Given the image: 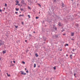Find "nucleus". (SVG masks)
Instances as JSON below:
<instances>
[{
  "instance_id": "obj_29",
  "label": "nucleus",
  "mask_w": 80,
  "mask_h": 80,
  "mask_svg": "<svg viewBox=\"0 0 80 80\" xmlns=\"http://www.w3.org/2000/svg\"><path fill=\"white\" fill-rule=\"evenodd\" d=\"M25 70H27V68H25Z\"/></svg>"
},
{
  "instance_id": "obj_34",
  "label": "nucleus",
  "mask_w": 80,
  "mask_h": 80,
  "mask_svg": "<svg viewBox=\"0 0 80 80\" xmlns=\"http://www.w3.org/2000/svg\"><path fill=\"white\" fill-rule=\"evenodd\" d=\"M39 5L41 7V5H40V4H39Z\"/></svg>"
},
{
  "instance_id": "obj_21",
  "label": "nucleus",
  "mask_w": 80,
  "mask_h": 80,
  "mask_svg": "<svg viewBox=\"0 0 80 80\" xmlns=\"http://www.w3.org/2000/svg\"><path fill=\"white\" fill-rule=\"evenodd\" d=\"M71 40H72L73 41H74V39H73V38H72L71 39Z\"/></svg>"
},
{
  "instance_id": "obj_8",
  "label": "nucleus",
  "mask_w": 80,
  "mask_h": 80,
  "mask_svg": "<svg viewBox=\"0 0 80 80\" xmlns=\"http://www.w3.org/2000/svg\"><path fill=\"white\" fill-rule=\"evenodd\" d=\"M16 10V11H18V10H19V8H15Z\"/></svg>"
},
{
  "instance_id": "obj_40",
  "label": "nucleus",
  "mask_w": 80,
  "mask_h": 80,
  "mask_svg": "<svg viewBox=\"0 0 80 80\" xmlns=\"http://www.w3.org/2000/svg\"><path fill=\"white\" fill-rule=\"evenodd\" d=\"M29 35L30 36H31V34H29Z\"/></svg>"
},
{
  "instance_id": "obj_7",
  "label": "nucleus",
  "mask_w": 80,
  "mask_h": 80,
  "mask_svg": "<svg viewBox=\"0 0 80 80\" xmlns=\"http://www.w3.org/2000/svg\"><path fill=\"white\" fill-rule=\"evenodd\" d=\"M35 55L36 57H38V54H37V53H36L35 54Z\"/></svg>"
},
{
  "instance_id": "obj_45",
  "label": "nucleus",
  "mask_w": 80,
  "mask_h": 80,
  "mask_svg": "<svg viewBox=\"0 0 80 80\" xmlns=\"http://www.w3.org/2000/svg\"><path fill=\"white\" fill-rule=\"evenodd\" d=\"M45 43V42H44V43Z\"/></svg>"
},
{
  "instance_id": "obj_18",
  "label": "nucleus",
  "mask_w": 80,
  "mask_h": 80,
  "mask_svg": "<svg viewBox=\"0 0 80 80\" xmlns=\"http://www.w3.org/2000/svg\"><path fill=\"white\" fill-rule=\"evenodd\" d=\"M21 11H23V8H21Z\"/></svg>"
},
{
  "instance_id": "obj_23",
  "label": "nucleus",
  "mask_w": 80,
  "mask_h": 80,
  "mask_svg": "<svg viewBox=\"0 0 80 80\" xmlns=\"http://www.w3.org/2000/svg\"><path fill=\"white\" fill-rule=\"evenodd\" d=\"M15 13L16 14H17V13H18V12H16Z\"/></svg>"
},
{
  "instance_id": "obj_12",
  "label": "nucleus",
  "mask_w": 80,
  "mask_h": 80,
  "mask_svg": "<svg viewBox=\"0 0 80 80\" xmlns=\"http://www.w3.org/2000/svg\"><path fill=\"white\" fill-rule=\"evenodd\" d=\"M62 7H64V4H62Z\"/></svg>"
},
{
  "instance_id": "obj_5",
  "label": "nucleus",
  "mask_w": 80,
  "mask_h": 80,
  "mask_svg": "<svg viewBox=\"0 0 80 80\" xmlns=\"http://www.w3.org/2000/svg\"><path fill=\"white\" fill-rule=\"evenodd\" d=\"M24 15L23 14V15H20L19 16V17H24Z\"/></svg>"
},
{
  "instance_id": "obj_13",
  "label": "nucleus",
  "mask_w": 80,
  "mask_h": 80,
  "mask_svg": "<svg viewBox=\"0 0 80 80\" xmlns=\"http://www.w3.org/2000/svg\"><path fill=\"white\" fill-rule=\"evenodd\" d=\"M28 17L29 18H30L31 17H30V15H28Z\"/></svg>"
},
{
  "instance_id": "obj_39",
  "label": "nucleus",
  "mask_w": 80,
  "mask_h": 80,
  "mask_svg": "<svg viewBox=\"0 0 80 80\" xmlns=\"http://www.w3.org/2000/svg\"><path fill=\"white\" fill-rule=\"evenodd\" d=\"M62 49H61V50H60V51H62Z\"/></svg>"
},
{
  "instance_id": "obj_24",
  "label": "nucleus",
  "mask_w": 80,
  "mask_h": 80,
  "mask_svg": "<svg viewBox=\"0 0 80 80\" xmlns=\"http://www.w3.org/2000/svg\"><path fill=\"white\" fill-rule=\"evenodd\" d=\"M26 73H28V71H27Z\"/></svg>"
},
{
  "instance_id": "obj_3",
  "label": "nucleus",
  "mask_w": 80,
  "mask_h": 80,
  "mask_svg": "<svg viewBox=\"0 0 80 80\" xmlns=\"http://www.w3.org/2000/svg\"><path fill=\"white\" fill-rule=\"evenodd\" d=\"M71 36H72V37H73V36H74V32H71Z\"/></svg>"
},
{
  "instance_id": "obj_11",
  "label": "nucleus",
  "mask_w": 80,
  "mask_h": 80,
  "mask_svg": "<svg viewBox=\"0 0 80 80\" xmlns=\"http://www.w3.org/2000/svg\"><path fill=\"white\" fill-rule=\"evenodd\" d=\"M65 47H66V46H68V44H65Z\"/></svg>"
},
{
  "instance_id": "obj_43",
  "label": "nucleus",
  "mask_w": 80,
  "mask_h": 80,
  "mask_svg": "<svg viewBox=\"0 0 80 80\" xmlns=\"http://www.w3.org/2000/svg\"><path fill=\"white\" fill-rule=\"evenodd\" d=\"M71 59H72V57H71Z\"/></svg>"
},
{
  "instance_id": "obj_6",
  "label": "nucleus",
  "mask_w": 80,
  "mask_h": 80,
  "mask_svg": "<svg viewBox=\"0 0 80 80\" xmlns=\"http://www.w3.org/2000/svg\"><path fill=\"white\" fill-rule=\"evenodd\" d=\"M15 2H16L18 4V3H19V2L18 1V0H16V1H15Z\"/></svg>"
},
{
  "instance_id": "obj_44",
  "label": "nucleus",
  "mask_w": 80,
  "mask_h": 80,
  "mask_svg": "<svg viewBox=\"0 0 80 80\" xmlns=\"http://www.w3.org/2000/svg\"><path fill=\"white\" fill-rule=\"evenodd\" d=\"M39 13L40 14V12H39Z\"/></svg>"
},
{
  "instance_id": "obj_22",
  "label": "nucleus",
  "mask_w": 80,
  "mask_h": 80,
  "mask_svg": "<svg viewBox=\"0 0 80 80\" xmlns=\"http://www.w3.org/2000/svg\"><path fill=\"white\" fill-rule=\"evenodd\" d=\"M13 63H15V61H13Z\"/></svg>"
},
{
  "instance_id": "obj_46",
  "label": "nucleus",
  "mask_w": 80,
  "mask_h": 80,
  "mask_svg": "<svg viewBox=\"0 0 80 80\" xmlns=\"http://www.w3.org/2000/svg\"><path fill=\"white\" fill-rule=\"evenodd\" d=\"M2 11H4V10H3Z\"/></svg>"
},
{
  "instance_id": "obj_2",
  "label": "nucleus",
  "mask_w": 80,
  "mask_h": 80,
  "mask_svg": "<svg viewBox=\"0 0 80 80\" xmlns=\"http://www.w3.org/2000/svg\"><path fill=\"white\" fill-rule=\"evenodd\" d=\"M58 25L59 26H62L63 25V24L61 23V22H59L58 23Z\"/></svg>"
},
{
  "instance_id": "obj_20",
  "label": "nucleus",
  "mask_w": 80,
  "mask_h": 80,
  "mask_svg": "<svg viewBox=\"0 0 80 80\" xmlns=\"http://www.w3.org/2000/svg\"><path fill=\"white\" fill-rule=\"evenodd\" d=\"M5 7H7V4H5Z\"/></svg>"
},
{
  "instance_id": "obj_10",
  "label": "nucleus",
  "mask_w": 80,
  "mask_h": 80,
  "mask_svg": "<svg viewBox=\"0 0 80 80\" xmlns=\"http://www.w3.org/2000/svg\"><path fill=\"white\" fill-rule=\"evenodd\" d=\"M34 68H35V67H36V64H34Z\"/></svg>"
},
{
  "instance_id": "obj_27",
  "label": "nucleus",
  "mask_w": 80,
  "mask_h": 80,
  "mask_svg": "<svg viewBox=\"0 0 80 80\" xmlns=\"http://www.w3.org/2000/svg\"><path fill=\"white\" fill-rule=\"evenodd\" d=\"M18 6H20V4H18Z\"/></svg>"
},
{
  "instance_id": "obj_9",
  "label": "nucleus",
  "mask_w": 80,
  "mask_h": 80,
  "mask_svg": "<svg viewBox=\"0 0 80 80\" xmlns=\"http://www.w3.org/2000/svg\"><path fill=\"white\" fill-rule=\"evenodd\" d=\"M7 76L8 77H10V74H8V73H7Z\"/></svg>"
},
{
  "instance_id": "obj_36",
  "label": "nucleus",
  "mask_w": 80,
  "mask_h": 80,
  "mask_svg": "<svg viewBox=\"0 0 80 80\" xmlns=\"http://www.w3.org/2000/svg\"><path fill=\"white\" fill-rule=\"evenodd\" d=\"M66 56H67V57H68V55L67 54Z\"/></svg>"
},
{
  "instance_id": "obj_17",
  "label": "nucleus",
  "mask_w": 80,
  "mask_h": 80,
  "mask_svg": "<svg viewBox=\"0 0 80 80\" xmlns=\"http://www.w3.org/2000/svg\"><path fill=\"white\" fill-rule=\"evenodd\" d=\"M15 28H17L18 27V26H15Z\"/></svg>"
},
{
  "instance_id": "obj_47",
  "label": "nucleus",
  "mask_w": 80,
  "mask_h": 80,
  "mask_svg": "<svg viewBox=\"0 0 80 80\" xmlns=\"http://www.w3.org/2000/svg\"><path fill=\"white\" fill-rule=\"evenodd\" d=\"M0 60H1V59H0Z\"/></svg>"
},
{
  "instance_id": "obj_15",
  "label": "nucleus",
  "mask_w": 80,
  "mask_h": 80,
  "mask_svg": "<svg viewBox=\"0 0 80 80\" xmlns=\"http://www.w3.org/2000/svg\"><path fill=\"white\" fill-rule=\"evenodd\" d=\"M38 18H39L38 17H36V19H38Z\"/></svg>"
},
{
  "instance_id": "obj_32",
  "label": "nucleus",
  "mask_w": 80,
  "mask_h": 80,
  "mask_svg": "<svg viewBox=\"0 0 80 80\" xmlns=\"http://www.w3.org/2000/svg\"><path fill=\"white\" fill-rule=\"evenodd\" d=\"M33 33H35V31H34Z\"/></svg>"
},
{
  "instance_id": "obj_37",
  "label": "nucleus",
  "mask_w": 80,
  "mask_h": 80,
  "mask_svg": "<svg viewBox=\"0 0 80 80\" xmlns=\"http://www.w3.org/2000/svg\"><path fill=\"white\" fill-rule=\"evenodd\" d=\"M54 68V69H56L55 68Z\"/></svg>"
},
{
  "instance_id": "obj_19",
  "label": "nucleus",
  "mask_w": 80,
  "mask_h": 80,
  "mask_svg": "<svg viewBox=\"0 0 80 80\" xmlns=\"http://www.w3.org/2000/svg\"><path fill=\"white\" fill-rule=\"evenodd\" d=\"M72 51H73V52H75V49H73L72 50Z\"/></svg>"
},
{
  "instance_id": "obj_33",
  "label": "nucleus",
  "mask_w": 80,
  "mask_h": 80,
  "mask_svg": "<svg viewBox=\"0 0 80 80\" xmlns=\"http://www.w3.org/2000/svg\"><path fill=\"white\" fill-rule=\"evenodd\" d=\"M75 74H74V76H75Z\"/></svg>"
},
{
  "instance_id": "obj_42",
  "label": "nucleus",
  "mask_w": 80,
  "mask_h": 80,
  "mask_svg": "<svg viewBox=\"0 0 80 80\" xmlns=\"http://www.w3.org/2000/svg\"><path fill=\"white\" fill-rule=\"evenodd\" d=\"M71 1H73V0H71Z\"/></svg>"
},
{
  "instance_id": "obj_14",
  "label": "nucleus",
  "mask_w": 80,
  "mask_h": 80,
  "mask_svg": "<svg viewBox=\"0 0 80 80\" xmlns=\"http://www.w3.org/2000/svg\"><path fill=\"white\" fill-rule=\"evenodd\" d=\"M22 63H23V64H25V62H24V61H23L22 62Z\"/></svg>"
},
{
  "instance_id": "obj_26",
  "label": "nucleus",
  "mask_w": 80,
  "mask_h": 80,
  "mask_svg": "<svg viewBox=\"0 0 80 80\" xmlns=\"http://www.w3.org/2000/svg\"><path fill=\"white\" fill-rule=\"evenodd\" d=\"M72 55H70V57H72Z\"/></svg>"
},
{
  "instance_id": "obj_30",
  "label": "nucleus",
  "mask_w": 80,
  "mask_h": 80,
  "mask_svg": "<svg viewBox=\"0 0 80 80\" xmlns=\"http://www.w3.org/2000/svg\"><path fill=\"white\" fill-rule=\"evenodd\" d=\"M28 8H29V9H30V7H28Z\"/></svg>"
},
{
  "instance_id": "obj_28",
  "label": "nucleus",
  "mask_w": 80,
  "mask_h": 80,
  "mask_svg": "<svg viewBox=\"0 0 80 80\" xmlns=\"http://www.w3.org/2000/svg\"><path fill=\"white\" fill-rule=\"evenodd\" d=\"M64 30H62V32H64Z\"/></svg>"
},
{
  "instance_id": "obj_25",
  "label": "nucleus",
  "mask_w": 80,
  "mask_h": 80,
  "mask_svg": "<svg viewBox=\"0 0 80 80\" xmlns=\"http://www.w3.org/2000/svg\"><path fill=\"white\" fill-rule=\"evenodd\" d=\"M0 12H2V10L1 9L0 10Z\"/></svg>"
},
{
  "instance_id": "obj_35",
  "label": "nucleus",
  "mask_w": 80,
  "mask_h": 80,
  "mask_svg": "<svg viewBox=\"0 0 80 80\" xmlns=\"http://www.w3.org/2000/svg\"><path fill=\"white\" fill-rule=\"evenodd\" d=\"M4 10H5V8H4Z\"/></svg>"
},
{
  "instance_id": "obj_38",
  "label": "nucleus",
  "mask_w": 80,
  "mask_h": 80,
  "mask_svg": "<svg viewBox=\"0 0 80 80\" xmlns=\"http://www.w3.org/2000/svg\"><path fill=\"white\" fill-rule=\"evenodd\" d=\"M25 42H27V40H25Z\"/></svg>"
},
{
  "instance_id": "obj_31",
  "label": "nucleus",
  "mask_w": 80,
  "mask_h": 80,
  "mask_svg": "<svg viewBox=\"0 0 80 80\" xmlns=\"http://www.w3.org/2000/svg\"><path fill=\"white\" fill-rule=\"evenodd\" d=\"M18 5V4H17V3H16V5Z\"/></svg>"
},
{
  "instance_id": "obj_16",
  "label": "nucleus",
  "mask_w": 80,
  "mask_h": 80,
  "mask_svg": "<svg viewBox=\"0 0 80 80\" xmlns=\"http://www.w3.org/2000/svg\"><path fill=\"white\" fill-rule=\"evenodd\" d=\"M62 35L63 36H65V35H66V34L65 33L63 34Z\"/></svg>"
},
{
  "instance_id": "obj_1",
  "label": "nucleus",
  "mask_w": 80,
  "mask_h": 80,
  "mask_svg": "<svg viewBox=\"0 0 80 80\" xmlns=\"http://www.w3.org/2000/svg\"><path fill=\"white\" fill-rule=\"evenodd\" d=\"M21 73L22 75H26V73H24V72H23V71H21Z\"/></svg>"
},
{
  "instance_id": "obj_4",
  "label": "nucleus",
  "mask_w": 80,
  "mask_h": 80,
  "mask_svg": "<svg viewBox=\"0 0 80 80\" xmlns=\"http://www.w3.org/2000/svg\"><path fill=\"white\" fill-rule=\"evenodd\" d=\"M3 54H5V53H6V52H7V51L6 50H4V51H3Z\"/></svg>"
},
{
  "instance_id": "obj_41",
  "label": "nucleus",
  "mask_w": 80,
  "mask_h": 80,
  "mask_svg": "<svg viewBox=\"0 0 80 80\" xmlns=\"http://www.w3.org/2000/svg\"><path fill=\"white\" fill-rule=\"evenodd\" d=\"M11 63H12V61H11Z\"/></svg>"
}]
</instances>
